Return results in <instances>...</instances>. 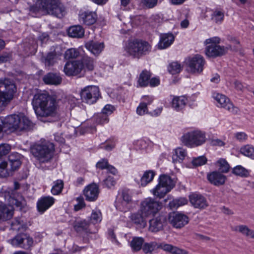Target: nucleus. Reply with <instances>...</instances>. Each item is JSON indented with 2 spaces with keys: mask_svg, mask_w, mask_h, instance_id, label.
Returning <instances> with one entry per match:
<instances>
[{
  "mask_svg": "<svg viewBox=\"0 0 254 254\" xmlns=\"http://www.w3.org/2000/svg\"><path fill=\"white\" fill-rule=\"evenodd\" d=\"M32 105L38 119L57 118L59 116V108L56 100L46 93L35 95Z\"/></svg>",
  "mask_w": 254,
  "mask_h": 254,
  "instance_id": "1",
  "label": "nucleus"
},
{
  "mask_svg": "<svg viewBox=\"0 0 254 254\" xmlns=\"http://www.w3.org/2000/svg\"><path fill=\"white\" fill-rule=\"evenodd\" d=\"M30 125V120L23 114L11 115L4 119L0 118V139L2 131L14 132L27 128Z\"/></svg>",
  "mask_w": 254,
  "mask_h": 254,
  "instance_id": "2",
  "label": "nucleus"
},
{
  "mask_svg": "<svg viewBox=\"0 0 254 254\" xmlns=\"http://www.w3.org/2000/svg\"><path fill=\"white\" fill-rule=\"evenodd\" d=\"M94 68V62L89 57L83 58L81 61L67 62L64 71L67 76L84 75L86 71H92Z\"/></svg>",
  "mask_w": 254,
  "mask_h": 254,
  "instance_id": "3",
  "label": "nucleus"
},
{
  "mask_svg": "<svg viewBox=\"0 0 254 254\" xmlns=\"http://www.w3.org/2000/svg\"><path fill=\"white\" fill-rule=\"evenodd\" d=\"M124 49L129 56L139 59L148 54L151 51V46L146 41L133 39L128 40L126 44Z\"/></svg>",
  "mask_w": 254,
  "mask_h": 254,
  "instance_id": "4",
  "label": "nucleus"
},
{
  "mask_svg": "<svg viewBox=\"0 0 254 254\" xmlns=\"http://www.w3.org/2000/svg\"><path fill=\"white\" fill-rule=\"evenodd\" d=\"M54 150V144L46 140L36 143L31 148V153L41 162L49 161L53 157Z\"/></svg>",
  "mask_w": 254,
  "mask_h": 254,
  "instance_id": "5",
  "label": "nucleus"
},
{
  "mask_svg": "<svg viewBox=\"0 0 254 254\" xmlns=\"http://www.w3.org/2000/svg\"><path fill=\"white\" fill-rule=\"evenodd\" d=\"M220 39L218 37H213L204 41L205 54L208 58H216L225 54L231 46H221L219 45Z\"/></svg>",
  "mask_w": 254,
  "mask_h": 254,
  "instance_id": "6",
  "label": "nucleus"
},
{
  "mask_svg": "<svg viewBox=\"0 0 254 254\" xmlns=\"http://www.w3.org/2000/svg\"><path fill=\"white\" fill-rule=\"evenodd\" d=\"M16 87L9 79L0 80V111L12 99Z\"/></svg>",
  "mask_w": 254,
  "mask_h": 254,
  "instance_id": "7",
  "label": "nucleus"
},
{
  "mask_svg": "<svg viewBox=\"0 0 254 254\" xmlns=\"http://www.w3.org/2000/svg\"><path fill=\"white\" fill-rule=\"evenodd\" d=\"M39 8L60 18L65 14L64 7L59 0H41Z\"/></svg>",
  "mask_w": 254,
  "mask_h": 254,
  "instance_id": "8",
  "label": "nucleus"
},
{
  "mask_svg": "<svg viewBox=\"0 0 254 254\" xmlns=\"http://www.w3.org/2000/svg\"><path fill=\"white\" fill-rule=\"evenodd\" d=\"M161 208L162 203L151 197L144 198L139 205L140 211L148 218L154 217Z\"/></svg>",
  "mask_w": 254,
  "mask_h": 254,
  "instance_id": "9",
  "label": "nucleus"
},
{
  "mask_svg": "<svg viewBox=\"0 0 254 254\" xmlns=\"http://www.w3.org/2000/svg\"><path fill=\"white\" fill-rule=\"evenodd\" d=\"M182 141L188 147H194L204 143L206 136L200 130H193L185 133L181 137Z\"/></svg>",
  "mask_w": 254,
  "mask_h": 254,
  "instance_id": "10",
  "label": "nucleus"
},
{
  "mask_svg": "<svg viewBox=\"0 0 254 254\" xmlns=\"http://www.w3.org/2000/svg\"><path fill=\"white\" fill-rule=\"evenodd\" d=\"M186 63L190 72L200 73L203 71L205 61L201 55L196 54L187 58Z\"/></svg>",
  "mask_w": 254,
  "mask_h": 254,
  "instance_id": "11",
  "label": "nucleus"
},
{
  "mask_svg": "<svg viewBox=\"0 0 254 254\" xmlns=\"http://www.w3.org/2000/svg\"><path fill=\"white\" fill-rule=\"evenodd\" d=\"M100 96L99 88L96 86H88L80 92L82 101L88 104L95 103Z\"/></svg>",
  "mask_w": 254,
  "mask_h": 254,
  "instance_id": "12",
  "label": "nucleus"
},
{
  "mask_svg": "<svg viewBox=\"0 0 254 254\" xmlns=\"http://www.w3.org/2000/svg\"><path fill=\"white\" fill-rule=\"evenodd\" d=\"M131 201L130 191L128 190H123L119 191L115 202V206L121 211H127L128 209V204Z\"/></svg>",
  "mask_w": 254,
  "mask_h": 254,
  "instance_id": "13",
  "label": "nucleus"
},
{
  "mask_svg": "<svg viewBox=\"0 0 254 254\" xmlns=\"http://www.w3.org/2000/svg\"><path fill=\"white\" fill-rule=\"evenodd\" d=\"M9 243L14 247H19L24 249H29L33 244V239L27 234H21L16 235L9 240Z\"/></svg>",
  "mask_w": 254,
  "mask_h": 254,
  "instance_id": "14",
  "label": "nucleus"
},
{
  "mask_svg": "<svg viewBox=\"0 0 254 254\" xmlns=\"http://www.w3.org/2000/svg\"><path fill=\"white\" fill-rule=\"evenodd\" d=\"M213 97L217 103L219 104L217 105L218 106L224 108L234 114H237L239 113V109L234 106L230 102L229 99L225 95L218 93H214Z\"/></svg>",
  "mask_w": 254,
  "mask_h": 254,
  "instance_id": "15",
  "label": "nucleus"
},
{
  "mask_svg": "<svg viewBox=\"0 0 254 254\" xmlns=\"http://www.w3.org/2000/svg\"><path fill=\"white\" fill-rule=\"evenodd\" d=\"M169 219L172 225L176 228H181L189 222L188 216L179 212L171 214Z\"/></svg>",
  "mask_w": 254,
  "mask_h": 254,
  "instance_id": "16",
  "label": "nucleus"
},
{
  "mask_svg": "<svg viewBox=\"0 0 254 254\" xmlns=\"http://www.w3.org/2000/svg\"><path fill=\"white\" fill-rule=\"evenodd\" d=\"M99 192V187L95 183L88 185L83 191L86 200L88 201H95L98 197Z\"/></svg>",
  "mask_w": 254,
  "mask_h": 254,
  "instance_id": "17",
  "label": "nucleus"
},
{
  "mask_svg": "<svg viewBox=\"0 0 254 254\" xmlns=\"http://www.w3.org/2000/svg\"><path fill=\"white\" fill-rule=\"evenodd\" d=\"M97 19L96 12L89 10H81L79 13V20L83 24L90 25L95 23Z\"/></svg>",
  "mask_w": 254,
  "mask_h": 254,
  "instance_id": "18",
  "label": "nucleus"
},
{
  "mask_svg": "<svg viewBox=\"0 0 254 254\" xmlns=\"http://www.w3.org/2000/svg\"><path fill=\"white\" fill-rule=\"evenodd\" d=\"M175 36L171 33L161 34L159 36V41L157 45V48L163 50L170 47L174 42Z\"/></svg>",
  "mask_w": 254,
  "mask_h": 254,
  "instance_id": "19",
  "label": "nucleus"
},
{
  "mask_svg": "<svg viewBox=\"0 0 254 254\" xmlns=\"http://www.w3.org/2000/svg\"><path fill=\"white\" fill-rule=\"evenodd\" d=\"M166 220V217L163 215H160L150 219L149 221V230L152 232H157L161 230L163 228Z\"/></svg>",
  "mask_w": 254,
  "mask_h": 254,
  "instance_id": "20",
  "label": "nucleus"
},
{
  "mask_svg": "<svg viewBox=\"0 0 254 254\" xmlns=\"http://www.w3.org/2000/svg\"><path fill=\"white\" fill-rule=\"evenodd\" d=\"M207 178L211 184L216 186L223 185L226 180V177L218 171H213L208 174Z\"/></svg>",
  "mask_w": 254,
  "mask_h": 254,
  "instance_id": "21",
  "label": "nucleus"
},
{
  "mask_svg": "<svg viewBox=\"0 0 254 254\" xmlns=\"http://www.w3.org/2000/svg\"><path fill=\"white\" fill-rule=\"evenodd\" d=\"M189 198L190 203L195 208H204L208 205L206 199L200 194H191L189 196Z\"/></svg>",
  "mask_w": 254,
  "mask_h": 254,
  "instance_id": "22",
  "label": "nucleus"
},
{
  "mask_svg": "<svg viewBox=\"0 0 254 254\" xmlns=\"http://www.w3.org/2000/svg\"><path fill=\"white\" fill-rule=\"evenodd\" d=\"M85 47L93 55L98 56L103 51L105 45L102 42L90 41L85 44Z\"/></svg>",
  "mask_w": 254,
  "mask_h": 254,
  "instance_id": "23",
  "label": "nucleus"
},
{
  "mask_svg": "<svg viewBox=\"0 0 254 254\" xmlns=\"http://www.w3.org/2000/svg\"><path fill=\"white\" fill-rule=\"evenodd\" d=\"M62 53L58 50H55L54 51L49 53L46 56L42 58V62L46 66H50L53 65L60 59Z\"/></svg>",
  "mask_w": 254,
  "mask_h": 254,
  "instance_id": "24",
  "label": "nucleus"
},
{
  "mask_svg": "<svg viewBox=\"0 0 254 254\" xmlns=\"http://www.w3.org/2000/svg\"><path fill=\"white\" fill-rule=\"evenodd\" d=\"M55 202V199L52 196L42 197L37 202V206L39 211L42 213L50 208Z\"/></svg>",
  "mask_w": 254,
  "mask_h": 254,
  "instance_id": "25",
  "label": "nucleus"
},
{
  "mask_svg": "<svg viewBox=\"0 0 254 254\" xmlns=\"http://www.w3.org/2000/svg\"><path fill=\"white\" fill-rule=\"evenodd\" d=\"M188 103V98L185 96H173L171 107L176 111H182Z\"/></svg>",
  "mask_w": 254,
  "mask_h": 254,
  "instance_id": "26",
  "label": "nucleus"
},
{
  "mask_svg": "<svg viewBox=\"0 0 254 254\" xmlns=\"http://www.w3.org/2000/svg\"><path fill=\"white\" fill-rule=\"evenodd\" d=\"M13 213L12 207H7L4 203L0 202V220L6 221L10 219Z\"/></svg>",
  "mask_w": 254,
  "mask_h": 254,
  "instance_id": "27",
  "label": "nucleus"
},
{
  "mask_svg": "<svg viewBox=\"0 0 254 254\" xmlns=\"http://www.w3.org/2000/svg\"><path fill=\"white\" fill-rule=\"evenodd\" d=\"M147 218H148L144 215L140 209H139L137 212L133 213L130 216L132 221L137 225H139L142 227H145L146 226V219Z\"/></svg>",
  "mask_w": 254,
  "mask_h": 254,
  "instance_id": "28",
  "label": "nucleus"
},
{
  "mask_svg": "<svg viewBox=\"0 0 254 254\" xmlns=\"http://www.w3.org/2000/svg\"><path fill=\"white\" fill-rule=\"evenodd\" d=\"M187 155L186 149L178 147L173 150L172 161L174 163H181Z\"/></svg>",
  "mask_w": 254,
  "mask_h": 254,
  "instance_id": "29",
  "label": "nucleus"
},
{
  "mask_svg": "<svg viewBox=\"0 0 254 254\" xmlns=\"http://www.w3.org/2000/svg\"><path fill=\"white\" fill-rule=\"evenodd\" d=\"M83 55L84 51L82 48H70L65 51L64 58L66 59H76L78 57H82Z\"/></svg>",
  "mask_w": 254,
  "mask_h": 254,
  "instance_id": "30",
  "label": "nucleus"
},
{
  "mask_svg": "<svg viewBox=\"0 0 254 254\" xmlns=\"http://www.w3.org/2000/svg\"><path fill=\"white\" fill-rule=\"evenodd\" d=\"M158 182L170 191L175 186V182L169 176L166 175H160Z\"/></svg>",
  "mask_w": 254,
  "mask_h": 254,
  "instance_id": "31",
  "label": "nucleus"
},
{
  "mask_svg": "<svg viewBox=\"0 0 254 254\" xmlns=\"http://www.w3.org/2000/svg\"><path fill=\"white\" fill-rule=\"evenodd\" d=\"M67 33L69 37L79 38L84 36V30L80 25H74L68 28Z\"/></svg>",
  "mask_w": 254,
  "mask_h": 254,
  "instance_id": "32",
  "label": "nucleus"
},
{
  "mask_svg": "<svg viewBox=\"0 0 254 254\" xmlns=\"http://www.w3.org/2000/svg\"><path fill=\"white\" fill-rule=\"evenodd\" d=\"M150 192L154 196L161 198L170 191L158 182V184L150 190Z\"/></svg>",
  "mask_w": 254,
  "mask_h": 254,
  "instance_id": "33",
  "label": "nucleus"
},
{
  "mask_svg": "<svg viewBox=\"0 0 254 254\" xmlns=\"http://www.w3.org/2000/svg\"><path fill=\"white\" fill-rule=\"evenodd\" d=\"M43 80L46 84L57 85L62 82V78L57 74L50 73L46 75Z\"/></svg>",
  "mask_w": 254,
  "mask_h": 254,
  "instance_id": "34",
  "label": "nucleus"
},
{
  "mask_svg": "<svg viewBox=\"0 0 254 254\" xmlns=\"http://www.w3.org/2000/svg\"><path fill=\"white\" fill-rule=\"evenodd\" d=\"M233 230L240 233L249 238L254 239V231L249 229L248 227L244 225H240L233 228Z\"/></svg>",
  "mask_w": 254,
  "mask_h": 254,
  "instance_id": "35",
  "label": "nucleus"
},
{
  "mask_svg": "<svg viewBox=\"0 0 254 254\" xmlns=\"http://www.w3.org/2000/svg\"><path fill=\"white\" fill-rule=\"evenodd\" d=\"M155 175L153 170H147L144 172L140 179V185L145 187L152 181Z\"/></svg>",
  "mask_w": 254,
  "mask_h": 254,
  "instance_id": "36",
  "label": "nucleus"
},
{
  "mask_svg": "<svg viewBox=\"0 0 254 254\" xmlns=\"http://www.w3.org/2000/svg\"><path fill=\"white\" fill-rule=\"evenodd\" d=\"M151 77L150 72L146 70H143L139 75L138 84L140 87H146L149 85V80Z\"/></svg>",
  "mask_w": 254,
  "mask_h": 254,
  "instance_id": "37",
  "label": "nucleus"
},
{
  "mask_svg": "<svg viewBox=\"0 0 254 254\" xmlns=\"http://www.w3.org/2000/svg\"><path fill=\"white\" fill-rule=\"evenodd\" d=\"M13 230L20 231L25 229L27 227L26 223L23 218H17L15 219L11 223Z\"/></svg>",
  "mask_w": 254,
  "mask_h": 254,
  "instance_id": "38",
  "label": "nucleus"
},
{
  "mask_svg": "<svg viewBox=\"0 0 254 254\" xmlns=\"http://www.w3.org/2000/svg\"><path fill=\"white\" fill-rule=\"evenodd\" d=\"M88 223L85 220L78 219L74 221L73 227L76 231L80 232L86 230L88 227Z\"/></svg>",
  "mask_w": 254,
  "mask_h": 254,
  "instance_id": "39",
  "label": "nucleus"
},
{
  "mask_svg": "<svg viewBox=\"0 0 254 254\" xmlns=\"http://www.w3.org/2000/svg\"><path fill=\"white\" fill-rule=\"evenodd\" d=\"M53 186L51 189V193L53 195L60 194L64 188V182L62 180H57L54 182Z\"/></svg>",
  "mask_w": 254,
  "mask_h": 254,
  "instance_id": "40",
  "label": "nucleus"
},
{
  "mask_svg": "<svg viewBox=\"0 0 254 254\" xmlns=\"http://www.w3.org/2000/svg\"><path fill=\"white\" fill-rule=\"evenodd\" d=\"M144 242L141 237H134L131 240L130 245L133 251H138L141 249Z\"/></svg>",
  "mask_w": 254,
  "mask_h": 254,
  "instance_id": "41",
  "label": "nucleus"
},
{
  "mask_svg": "<svg viewBox=\"0 0 254 254\" xmlns=\"http://www.w3.org/2000/svg\"><path fill=\"white\" fill-rule=\"evenodd\" d=\"M215 165L219 170L222 173H227L230 169V166L226 160L224 159H219L215 163Z\"/></svg>",
  "mask_w": 254,
  "mask_h": 254,
  "instance_id": "42",
  "label": "nucleus"
},
{
  "mask_svg": "<svg viewBox=\"0 0 254 254\" xmlns=\"http://www.w3.org/2000/svg\"><path fill=\"white\" fill-rule=\"evenodd\" d=\"M240 151L245 156L254 159V148L253 146L245 145L241 148Z\"/></svg>",
  "mask_w": 254,
  "mask_h": 254,
  "instance_id": "43",
  "label": "nucleus"
},
{
  "mask_svg": "<svg viewBox=\"0 0 254 254\" xmlns=\"http://www.w3.org/2000/svg\"><path fill=\"white\" fill-rule=\"evenodd\" d=\"M188 203V200L185 197H180L179 198L175 199L170 202V207L172 208H177L180 206L184 205Z\"/></svg>",
  "mask_w": 254,
  "mask_h": 254,
  "instance_id": "44",
  "label": "nucleus"
},
{
  "mask_svg": "<svg viewBox=\"0 0 254 254\" xmlns=\"http://www.w3.org/2000/svg\"><path fill=\"white\" fill-rule=\"evenodd\" d=\"M224 17V13L221 10L217 9L211 15L212 20L216 23H221Z\"/></svg>",
  "mask_w": 254,
  "mask_h": 254,
  "instance_id": "45",
  "label": "nucleus"
},
{
  "mask_svg": "<svg viewBox=\"0 0 254 254\" xmlns=\"http://www.w3.org/2000/svg\"><path fill=\"white\" fill-rule=\"evenodd\" d=\"M102 219L101 212L99 210H94L92 211L90 216V222L95 224L100 223Z\"/></svg>",
  "mask_w": 254,
  "mask_h": 254,
  "instance_id": "46",
  "label": "nucleus"
},
{
  "mask_svg": "<svg viewBox=\"0 0 254 254\" xmlns=\"http://www.w3.org/2000/svg\"><path fill=\"white\" fill-rule=\"evenodd\" d=\"M233 173L242 177H247L249 175L248 171L240 165L237 166L233 168Z\"/></svg>",
  "mask_w": 254,
  "mask_h": 254,
  "instance_id": "47",
  "label": "nucleus"
},
{
  "mask_svg": "<svg viewBox=\"0 0 254 254\" xmlns=\"http://www.w3.org/2000/svg\"><path fill=\"white\" fill-rule=\"evenodd\" d=\"M182 69V67L180 64L178 62H172L168 67V71L172 74H175L179 73Z\"/></svg>",
  "mask_w": 254,
  "mask_h": 254,
  "instance_id": "48",
  "label": "nucleus"
},
{
  "mask_svg": "<svg viewBox=\"0 0 254 254\" xmlns=\"http://www.w3.org/2000/svg\"><path fill=\"white\" fill-rule=\"evenodd\" d=\"M157 248H158V243L156 242H151L145 243L143 247V250L144 253H149Z\"/></svg>",
  "mask_w": 254,
  "mask_h": 254,
  "instance_id": "49",
  "label": "nucleus"
},
{
  "mask_svg": "<svg viewBox=\"0 0 254 254\" xmlns=\"http://www.w3.org/2000/svg\"><path fill=\"white\" fill-rule=\"evenodd\" d=\"M136 111L137 114L139 116H143L145 114H149L147 107L144 102H141L137 107Z\"/></svg>",
  "mask_w": 254,
  "mask_h": 254,
  "instance_id": "50",
  "label": "nucleus"
},
{
  "mask_svg": "<svg viewBox=\"0 0 254 254\" xmlns=\"http://www.w3.org/2000/svg\"><path fill=\"white\" fill-rule=\"evenodd\" d=\"M13 156H10L9 159V165L11 171L17 170L21 165V162L18 159H14Z\"/></svg>",
  "mask_w": 254,
  "mask_h": 254,
  "instance_id": "51",
  "label": "nucleus"
},
{
  "mask_svg": "<svg viewBox=\"0 0 254 254\" xmlns=\"http://www.w3.org/2000/svg\"><path fill=\"white\" fill-rule=\"evenodd\" d=\"M94 118L96 122L99 124H104L109 122L108 117L102 112L96 115Z\"/></svg>",
  "mask_w": 254,
  "mask_h": 254,
  "instance_id": "52",
  "label": "nucleus"
},
{
  "mask_svg": "<svg viewBox=\"0 0 254 254\" xmlns=\"http://www.w3.org/2000/svg\"><path fill=\"white\" fill-rule=\"evenodd\" d=\"M207 162V159L204 156H200L193 159L192 164L194 166H200L205 164Z\"/></svg>",
  "mask_w": 254,
  "mask_h": 254,
  "instance_id": "53",
  "label": "nucleus"
},
{
  "mask_svg": "<svg viewBox=\"0 0 254 254\" xmlns=\"http://www.w3.org/2000/svg\"><path fill=\"white\" fill-rule=\"evenodd\" d=\"M7 166V163L5 161L0 162V177H6L9 176V173L6 169Z\"/></svg>",
  "mask_w": 254,
  "mask_h": 254,
  "instance_id": "54",
  "label": "nucleus"
},
{
  "mask_svg": "<svg viewBox=\"0 0 254 254\" xmlns=\"http://www.w3.org/2000/svg\"><path fill=\"white\" fill-rule=\"evenodd\" d=\"M116 183V181L113 177L109 176L106 179L104 180V186L108 188H110L114 186Z\"/></svg>",
  "mask_w": 254,
  "mask_h": 254,
  "instance_id": "55",
  "label": "nucleus"
},
{
  "mask_svg": "<svg viewBox=\"0 0 254 254\" xmlns=\"http://www.w3.org/2000/svg\"><path fill=\"white\" fill-rule=\"evenodd\" d=\"M157 3V0H141V3L147 8H152Z\"/></svg>",
  "mask_w": 254,
  "mask_h": 254,
  "instance_id": "56",
  "label": "nucleus"
},
{
  "mask_svg": "<svg viewBox=\"0 0 254 254\" xmlns=\"http://www.w3.org/2000/svg\"><path fill=\"white\" fill-rule=\"evenodd\" d=\"M114 110V107L111 105L108 104L102 109V113L108 117L113 113Z\"/></svg>",
  "mask_w": 254,
  "mask_h": 254,
  "instance_id": "57",
  "label": "nucleus"
},
{
  "mask_svg": "<svg viewBox=\"0 0 254 254\" xmlns=\"http://www.w3.org/2000/svg\"><path fill=\"white\" fill-rule=\"evenodd\" d=\"M10 150V146L7 144L0 145V156L4 155L8 153Z\"/></svg>",
  "mask_w": 254,
  "mask_h": 254,
  "instance_id": "58",
  "label": "nucleus"
},
{
  "mask_svg": "<svg viewBox=\"0 0 254 254\" xmlns=\"http://www.w3.org/2000/svg\"><path fill=\"white\" fill-rule=\"evenodd\" d=\"M154 100V98L152 96L149 95H144L141 97V101L144 102L146 106L147 107L148 105H150Z\"/></svg>",
  "mask_w": 254,
  "mask_h": 254,
  "instance_id": "59",
  "label": "nucleus"
},
{
  "mask_svg": "<svg viewBox=\"0 0 254 254\" xmlns=\"http://www.w3.org/2000/svg\"><path fill=\"white\" fill-rule=\"evenodd\" d=\"M173 246L164 243H158V248H160L167 252L171 253Z\"/></svg>",
  "mask_w": 254,
  "mask_h": 254,
  "instance_id": "60",
  "label": "nucleus"
},
{
  "mask_svg": "<svg viewBox=\"0 0 254 254\" xmlns=\"http://www.w3.org/2000/svg\"><path fill=\"white\" fill-rule=\"evenodd\" d=\"M108 166V162L107 160L105 159H101L96 164L97 167L101 169H107Z\"/></svg>",
  "mask_w": 254,
  "mask_h": 254,
  "instance_id": "61",
  "label": "nucleus"
},
{
  "mask_svg": "<svg viewBox=\"0 0 254 254\" xmlns=\"http://www.w3.org/2000/svg\"><path fill=\"white\" fill-rule=\"evenodd\" d=\"M115 144L113 142H106L105 143L101 145V148H103L107 151L112 150L115 147Z\"/></svg>",
  "mask_w": 254,
  "mask_h": 254,
  "instance_id": "62",
  "label": "nucleus"
},
{
  "mask_svg": "<svg viewBox=\"0 0 254 254\" xmlns=\"http://www.w3.org/2000/svg\"><path fill=\"white\" fill-rule=\"evenodd\" d=\"M171 254H188V252L183 249H180L177 247L173 246Z\"/></svg>",
  "mask_w": 254,
  "mask_h": 254,
  "instance_id": "63",
  "label": "nucleus"
},
{
  "mask_svg": "<svg viewBox=\"0 0 254 254\" xmlns=\"http://www.w3.org/2000/svg\"><path fill=\"white\" fill-rule=\"evenodd\" d=\"M235 137L240 141H243L247 139V135L244 132H238L235 133Z\"/></svg>",
  "mask_w": 254,
  "mask_h": 254,
  "instance_id": "64",
  "label": "nucleus"
}]
</instances>
